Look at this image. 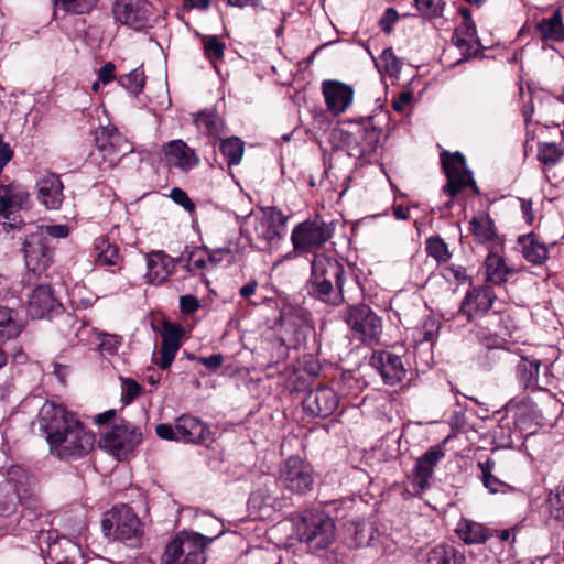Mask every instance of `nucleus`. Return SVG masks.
<instances>
[{"mask_svg":"<svg viewBox=\"0 0 564 564\" xmlns=\"http://www.w3.org/2000/svg\"><path fill=\"white\" fill-rule=\"evenodd\" d=\"M188 268L194 269H207L209 268L208 261L204 256H200L199 251L192 252L188 260Z\"/></svg>","mask_w":564,"mask_h":564,"instance_id":"nucleus-63","label":"nucleus"},{"mask_svg":"<svg viewBox=\"0 0 564 564\" xmlns=\"http://www.w3.org/2000/svg\"><path fill=\"white\" fill-rule=\"evenodd\" d=\"M426 251L438 263H445L452 257L447 243L438 236L426 239Z\"/></svg>","mask_w":564,"mask_h":564,"instance_id":"nucleus-41","label":"nucleus"},{"mask_svg":"<svg viewBox=\"0 0 564 564\" xmlns=\"http://www.w3.org/2000/svg\"><path fill=\"white\" fill-rule=\"evenodd\" d=\"M336 392L328 387H319L311 390L303 400V409L306 413L317 417H328L338 406Z\"/></svg>","mask_w":564,"mask_h":564,"instance_id":"nucleus-22","label":"nucleus"},{"mask_svg":"<svg viewBox=\"0 0 564 564\" xmlns=\"http://www.w3.org/2000/svg\"><path fill=\"white\" fill-rule=\"evenodd\" d=\"M120 344H121V338L119 336L106 334L101 338V341L99 344V349L102 352L112 355L117 351Z\"/></svg>","mask_w":564,"mask_h":564,"instance_id":"nucleus-53","label":"nucleus"},{"mask_svg":"<svg viewBox=\"0 0 564 564\" xmlns=\"http://www.w3.org/2000/svg\"><path fill=\"white\" fill-rule=\"evenodd\" d=\"M25 264L36 274L44 272L53 262V250L41 232H31L22 243Z\"/></svg>","mask_w":564,"mask_h":564,"instance_id":"nucleus-16","label":"nucleus"},{"mask_svg":"<svg viewBox=\"0 0 564 564\" xmlns=\"http://www.w3.org/2000/svg\"><path fill=\"white\" fill-rule=\"evenodd\" d=\"M486 280L494 284H501L507 281V276L512 273L505 260L496 252H489L485 260Z\"/></svg>","mask_w":564,"mask_h":564,"instance_id":"nucleus-34","label":"nucleus"},{"mask_svg":"<svg viewBox=\"0 0 564 564\" xmlns=\"http://www.w3.org/2000/svg\"><path fill=\"white\" fill-rule=\"evenodd\" d=\"M96 261L102 265H117L120 262L119 249L108 239L99 237L95 240Z\"/></svg>","mask_w":564,"mask_h":564,"instance_id":"nucleus-36","label":"nucleus"},{"mask_svg":"<svg viewBox=\"0 0 564 564\" xmlns=\"http://www.w3.org/2000/svg\"><path fill=\"white\" fill-rule=\"evenodd\" d=\"M234 251H236V246L232 243L216 250L206 251L209 267H216L223 260L224 254H231Z\"/></svg>","mask_w":564,"mask_h":564,"instance_id":"nucleus-52","label":"nucleus"},{"mask_svg":"<svg viewBox=\"0 0 564 564\" xmlns=\"http://www.w3.org/2000/svg\"><path fill=\"white\" fill-rule=\"evenodd\" d=\"M101 528L107 536L131 544L138 542L142 534L141 522L127 505L113 507L104 514Z\"/></svg>","mask_w":564,"mask_h":564,"instance_id":"nucleus-8","label":"nucleus"},{"mask_svg":"<svg viewBox=\"0 0 564 564\" xmlns=\"http://www.w3.org/2000/svg\"><path fill=\"white\" fill-rule=\"evenodd\" d=\"M171 198L187 212H193L195 208V204L189 198L187 193L178 187H175L171 191Z\"/></svg>","mask_w":564,"mask_h":564,"instance_id":"nucleus-51","label":"nucleus"},{"mask_svg":"<svg viewBox=\"0 0 564 564\" xmlns=\"http://www.w3.org/2000/svg\"><path fill=\"white\" fill-rule=\"evenodd\" d=\"M495 460L487 458L485 462H478L477 466L481 470V480L484 486L489 489L490 492H498L505 485L496 476L492 475L495 468Z\"/></svg>","mask_w":564,"mask_h":564,"instance_id":"nucleus-40","label":"nucleus"},{"mask_svg":"<svg viewBox=\"0 0 564 564\" xmlns=\"http://www.w3.org/2000/svg\"><path fill=\"white\" fill-rule=\"evenodd\" d=\"M496 294L491 286L473 288L467 292L460 305V312L469 321L484 316L492 306Z\"/></svg>","mask_w":564,"mask_h":564,"instance_id":"nucleus-24","label":"nucleus"},{"mask_svg":"<svg viewBox=\"0 0 564 564\" xmlns=\"http://www.w3.org/2000/svg\"><path fill=\"white\" fill-rule=\"evenodd\" d=\"M113 14L120 23L140 30L149 23L152 6L145 0H116Z\"/></svg>","mask_w":564,"mask_h":564,"instance_id":"nucleus-18","label":"nucleus"},{"mask_svg":"<svg viewBox=\"0 0 564 564\" xmlns=\"http://www.w3.org/2000/svg\"><path fill=\"white\" fill-rule=\"evenodd\" d=\"M279 481L294 494H305L313 487V470L310 464L299 456H290L280 468Z\"/></svg>","mask_w":564,"mask_h":564,"instance_id":"nucleus-14","label":"nucleus"},{"mask_svg":"<svg viewBox=\"0 0 564 564\" xmlns=\"http://www.w3.org/2000/svg\"><path fill=\"white\" fill-rule=\"evenodd\" d=\"M37 199L47 209H58L64 200L63 183L59 176L48 173L36 183Z\"/></svg>","mask_w":564,"mask_h":564,"instance_id":"nucleus-29","label":"nucleus"},{"mask_svg":"<svg viewBox=\"0 0 564 564\" xmlns=\"http://www.w3.org/2000/svg\"><path fill=\"white\" fill-rule=\"evenodd\" d=\"M161 152L170 169L187 173L199 164V156L181 139L171 140L162 145Z\"/></svg>","mask_w":564,"mask_h":564,"instance_id":"nucleus-19","label":"nucleus"},{"mask_svg":"<svg viewBox=\"0 0 564 564\" xmlns=\"http://www.w3.org/2000/svg\"><path fill=\"white\" fill-rule=\"evenodd\" d=\"M176 352L175 349L161 346L160 357L155 360V364L162 369H167L172 365Z\"/></svg>","mask_w":564,"mask_h":564,"instance_id":"nucleus-56","label":"nucleus"},{"mask_svg":"<svg viewBox=\"0 0 564 564\" xmlns=\"http://www.w3.org/2000/svg\"><path fill=\"white\" fill-rule=\"evenodd\" d=\"M441 163L446 175L447 182L443 186V193L451 198L470 189L474 195H480V191L473 178V173L467 169L465 156L459 153H441Z\"/></svg>","mask_w":564,"mask_h":564,"instance_id":"nucleus-7","label":"nucleus"},{"mask_svg":"<svg viewBox=\"0 0 564 564\" xmlns=\"http://www.w3.org/2000/svg\"><path fill=\"white\" fill-rule=\"evenodd\" d=\"M200 307L199 301L193 295H183L180 299V308L183 314H193Z\"/></svg>","mask_w":564,"mask_h":564,"instance_id":"nucleus-55","label":"nucleus"},{"mask_svg":"<svg viewBox=\"0 0 564 564\" xmlns=\"http://www.w3.org/2000/svg\"><path fill=\"white\" fill-rule=\"evenodd\" d=\"M178 442L202 444L210 438V430L200 419L184 414L176 419Z\"/></svg>","mask_w":564,"mask_h":564,"instance_id":"nucleus-27","label":"nucleus"},{"mask_svg":"<svg viewBox=\"0 0 564 564\" xmlns=\"http://www.w3.org/2000/svg\"><path fill=\"white\" fill-rule=\"evenodd\" d=\"M443 457L444 452L440 446H433L416 460L410 477L414 494L419 495L429 488L434 468Z\"/></svg>","mask_w":564,"mask_h":564,"instance_id":"nucleus-20","label":"nucleus"},{"mask_svg":"<svg viewBox=\"0 0 564 564\" xmlns=\"http://www.w3.org/2000/svg\"><path fill=\"white\" fill-rule=\"evenodd\" d=\"M344 319L354 336L364 343L378 340L381 334V318L366 304L349 305Z\"/></svg>","mask_w":564,"mask_h":564,"instance_id":"nucleus-11","label":"nucleus"},{"mask_svg":"<svg viewBox=\"0 0 564 564\" xmlns=\"http://www.w3.org/2000/svg\"><path fill=\"white\" fill-rule=\"evenodd\" d=\"M116 66L113 63H106L98 72V79L104 84L111 83L115 79Z\"/></svg>","mask_w":564,"mask_h":564,"instance_id":"nucleus-61","label":"nucleus"},{"mask_svg":"<svg viewBox=\"0 0 564 564\" xmlns=\"http://www.w3.org/2000/svg\"><path fill=\"white\" fill-rule=\"evenodd\" d=\"M516 376L520 384L525 389L546 390L553 381L550 362H541V360L521 356L516 364Z\"/></svg>","mask_w":564,"mask_h":564,"instance_id":"nucleus-15","label":"nucleus"},{"mask_svg":"<svg viewBox=\"0 0 564 564\" xmlns=\"http://www.w3.org/2000/svg\"><path fill=\"white\" fill-rule=\"evenodd\" d=\"M562 155V150L553 142L539 144L538 159L547 167L554 166Z\"/></svg>","mask_w":564,"mask_h":564,"instance_id":"nucleus-43","label":"nucleus"},{"mask_svg":"<svg viewBox=\"0 0 564 564\" xmlns=\"http://www.w3.org/2000/svg\"><path fill=\"white\" fill-rule=\"evenodd\" d=\"M518 245L523 258L533 264H542L549 258L547 247L534 234L520 236Z\"/></svg>","mask_w":564,"mask_h":564,"instance_id":"nucleus-32","label":"nucleus"},{"mask_svg":"<svg viewBox=\"0 0 564 564\" xmlns=\"http://www.w3.org/2000/svg\"><path fill=\"white\" fill-rule=\"evenodd\" d=\"M212 541L196 532H182L167 544L161 564H204Z\"/></svg>","mask_w":564,"mask_h":564,"instance_id":"nucleus-3","label":"nucleus"},{"mask_svg":"<svg viewBox=\"0 0 564 564\" xmlns=\"http://www.w3.org/2000/svg\"><path fill=\"white\" fill-rule=\"evenodd\" d=\"M308 292L316 299L333 306L357 301L362 295L358 278L335 259L315 254Z\"/></svg>","mask_w":564,"mask_h":564,"instance_id":"nucleus-2","label":"nucleus"},{"mask_svg":"<svg viewBox=\"0 0 564 564\" xmlns=\"http://www.w3.org/2000/svg\"><path fill=\"white\" fill-rule=\"evenodd\" d=\"M37 417L40 429L46 434L50 452L57 458L78 459L93 449L95 435L65 406L45 402Z\"/></svg>","mask_w":564,"mask_h":564,"instance_id":"nucleus-1","label":"nucleus"},{"mask_svg":"<svg viewBox=\"0 0 564 564\" xmlns=\"http://www.w3.org/2000/svg\"><path fill=\"white\" fill-rule=\"evenodd\" d=\"M468 36H464V35H460V33H457L454 31L453 33V36H452V43L460 48L462 51H464V54H466L467 56H465L464 59H468L469 56H470V48H471V45L469 44L468 42Z\"/></svg>","mask_w":564,"mask_h":564,"instance_id":"nucleus-58","label":"nucleus"},{"mask_svg":"<svg viewBox=\"0 0 564 564\" xmlns=\"http://www.w3.org/2000/svg\"><path fill=\"white\" fill-rule=\"evenodd\" d=\"M469 230L478 243L492 248L500 239L495 221L488 214L475 216L469 221Z\"/></svg>","mask_w":564,"mask_h":564,"instance_id":"nucleus-31","label":"nucleus"},{"mask_svg":"<svg viewBox=\"0 0 564 564\" xmlns=\"http://www.w3.org/2000/svg\"><path fill=\"white\" fill-rule=\"evenodd\" d=\"M177 260L162 250H154L147 254L145 280L150 284L165 282L174 272Z\"/></svg>","mask_w":564,"mask_h":564,"instance_id":"nucleus-26","label":"nucleus"},{"mask_svg":"<svg viewBox=\"0 0 564 564\" xmlns=\"http://www.w3.org/2000/svg\"><path fill=\"white\" fill-rule=\"evenodd\" d=\"M29 192L18 183L0 185V223L6 232L24 226L20 212L29 208Z\"/></svg>","mask_w":564,"mask_h":564,"instance_id":"nucleus-9","label":"nucleus"},{"mask_svg":"<svg viewBox=\"0 0 564 564\" xmlns=\"http://www.w3.org/2000/svg\"><path fill=\"white\" fill-rule=\"evenodd\" d=\"M275 478L269 474H263L256 489L249 498V520H262L270 517L275 498L272 488L275 487Z\"/></svg>","mask_w":564,"mask_h":564,"instance_id":"nucleus-17","label":"nucleus"},{"mask_svg":"<svg viewBox=\"0 0 564 564\" xmlns=\"http://www.w3.org/2000/svg\"><path fill=\"white\" fill-rule=\"evenodd\" d=\"M176 432H177L176 422L174 423V425L162 423V424L156 425V427H155L156 435L162 440L178 442V437H177L178 433H176Z\"/></svg>","mask_w":564,"mask_h":564,"instance_id":"nucleus-54","label":"nucleus"},{"mask_svg":"<svg viewBox=\"0 0 564 564\" xmlns=\"http://www.w3.org/2000/svg\"><path fill=\"white\" fill-rule=\"evenodd\" d=\"M197 360L208 369L216 370L223 364V356L220 354H214L208 357H199Z\"/></svg>","mask_w":564,"mask_h":564,"instance_id":"nucleus-62","label":"nucleus"},{"mask_svg":"<svg viewBox=\"0 0 564 564\" xmlns=\"http://www.w3.org/2000/svg\"><path fill=\"white\" fill-rule=\"evenodd\" d=\"M538 29L544 39L560 41L564 37V25L561 11L556 10L550 19H543Z\"/></svg>","mask_w":564,"mask_h":564,"instance_id":"nucleus-38","label":"nucleus"},{"mask_svg":"<svg viewBox=\"0 0 564 564\" xmlns=\"http://www.w3.org/2000/svg\"><path fill=\"white\" fill-rule=\"evenodd\" d=\"M121 401L124 404H130L141 394L142 387L134 379L131 378H121Z\"/></svg>","mask_w":564,"mask_h":564,"instance_id":"nucleus-47","label":"nucleus"},{"mask_svg":"<svg viewBox=\"0 0 564 564\" xmlns=\"http://www.w3.org/2000/svg\"><path fill=\"white\" fill-rule=\"evenodd\" d=\"M414 3L420 14L429 20L442 17L445 9L444 0H414Z\"/></svg>","mask_w":564,"mask_h":564,"instance_id":"nucleus-42","label":"nucleus"},{"mask_svg":"<svg viewBox=\"0 0 564 564\" xmlns=\"http://www.w3.org/2000/svg\"><path fill=\"white\" fill-rule=\"evenodd\" d=\"M204 48L208 58H221L225 45L217 37L212 36L204 42Z\"/></svg>","mask_w":564,"mask_h":564,"instance_id":"nucleus-50","label":"nucleus"},{"mask_svg":"<svg viewBox=\"0 0 564 564\" xmlns=\"http://www.w3.org/2000/svg\"><path fill=\"white\" fill-rule=\"evenodd\" d=\"M140 440L141 433L130 422L121 420L101 436L99 445L112 456L120 458L131 452Z\"/></svg>","mask_w":564,"mask_h":564,"instance_id":"nucleus-13","label":"nucleus"},{"mask_svg":"<svg viewBox=\"0 0 564 564\" xmlns=\"http://www.w3.org/2000/svg\"><path fill=\"white\" fill-rule=\"evenodd\" d=\"M37 544L41 555L44 558L56 561V564H69V562L62 557L63 545H70V541L65 536H61L55 530L40 531L37 535Z\"/></svg>","mask_w":564,"mask_h":564,"instance_id":"nucleus-30","label":"nucleus"},{"mask_svg":"<svg viewBox=\"0 0 564 564\" xmlns=\"http://www.w3.org/2000/svg\"><path fill=\"white\" fill-rule=\"evenodd\" d=\"M36 232H41L44 239L48 242V237L63 239L68 237L69 227L64 224L41 226L36 229Z\"/></svg>","mask_w":564,"mask_h":564,"instance_id":"nucleus-48","label":"nucleus"},{"mask_svg":"<svg viewBox=\"0 0 564 564\" xmlns=\"http://www.w3.org/2000/svg\"><path fill=\"white\" fill-rule=\"evenodd\" d=\"M98 152L107 162V167L115 166L121 158L132 152L131 144L117 131L102 130L96 138Z\"/></svg>","mask_w":564,"mask_h":564,"instance_id":"nucleus-21","label":"nucleus"},{"mask_svg":"<svg viewBox=\"0 0 564 564\" xmlns=\"http://www.w3.org/2000/svg\"><path fill=\"white\" fill-rule=\"evenodd\" d=\"M61 310V304L53 295L50 285H37L30 295L28 313L32 318H50Z\"/></svg>","mask_w":564,"mask_h":564,"instance_id":"nucleus-25","label":"nucleus"},{"mask_svg":"<svg viewBox=\"0 0 564 564\" xmlns=\"http://www.w3.org/2000/svg\"><path fill=\"white\" fill-rule=\"evenodd\" d=\"M183 336V329L181 327L164 324L161 333L162 344L161 346L178 350L181 347V338Z\"/></svg>","mask_w":564,"mask_h":564,"instance_id":"nucleus-45","label":"nucleus"},{"mask_svg":"<svg viewBox=\"0 0 564 564\" xmlns=\"http://www.w3.org/2000/svg\"><path fill=\"white\" fill-rule=\"evenodd\" d=\"M455 532L466 544L469 545L484 544L492 535L490 530L484 524L468 519H462L458 522Z\"/></svg>","mask_w":564,"mask_h":564,"instance_id":"nucleus-33","label":"nucleus"},{"mask_svg":"<svg viewBox=\"0 0 564 564\" xmlns=\"http://www.w3.org/2000/svg\"><path fill=\"white\" fill-rule=\"evenodd\" d=\"M333 226L321 217L307 219L294 227L291 234V241L296 252H315L333 236Z\"/></svg>","mask_w":564,"mask_h":564,"instance_id":"nucleus-10","label":"nucleus"},{"mask_svg":"<svg viewBox=\"0 0 564 564\" xmlns=\"http://www.w3.org/2000/svg\"><path fill=\"white\" fill-rule=\"evenodd\" d=\"M382 61L386 63L388 72H398L400 68V61L394 55L391 48H386L381 55Z\"/></svg>","mask_w":564,"mask_h":564,"instance_id":"nucleus-57","label":"nucleus"},{"mask_svg":"<svg viewBox=\"0 0 564 564\" xmlns=\"http://www.w3.org/2000/svg\"><path fill=\"white\" fill-rule=\"evenodd\" d=\"M400 15L394 8H388L379 20V26L386 34H391Z\"/></svg>","mask_w":564,"mask_h":564,"instance_id":"nucleus-49","label":"nucleus"},{"mask_svg":"<svg viewBox=\"0 0 564 564\" xmlns=\"http://www.w3.org/2000/svg\"><path fill=\"white\" fill-rule=\"evenodd\" d=\"M455 32L460 33V35L474 37L477 35V29L474 22H462L456 29Z\"/></svg>","mask_w":564,"mask_h":564,"instance_id":"nucleus-64","label":"nucleus"},{"mask_svg":"<svg viewBox=\"0 0 564 564\" xmlns=\"http://www.w3.org/2000/svg\"><path fill=\"white\" fill-rule=\"evenodd\" d=\"M297 539L311 551L327 549L335 540V522L323 511H307L297 525Z\"/></svg>","mask_w":564,"mask_h":564,"instance_id":"nucleus-4","label":"nucleus"},{"mask_svg":"<svg viewBox=\"0 0 564 564\" xmlns=\"http://www.w3.org/2000/svg\"><path fill=\"white\" fill-rule=\"evenodd\" d=\"M194 123L199 130L213 137L219 135L224 128V121L219 115L208 109L197 113Z\"/></svg>","mask_w":564,"mask_h":564,"instance_id":"nucleus-35","label":"nucleus"},{"mask_svg":"<svg viewBox=\"0 0 564 564\" xmlns=\"http://www.w3.org/2000/svg\"><path fill=\"white\" fill-rule=\"evenodd\" d=\"M97 2L98 0H54L56 7L73 14L88 13Z\"/></svg>","mask_w":564,"mask_h":564,"instance_id":"nucleus-44","label":"nucleus"},{"mask_svg":"<svg viewBox=\"0 0 564 564\" xmlns=\"http://www.w3.org/2000/svg\"><path fill=\"white\" fill-rule=\"evenodd\" d=\"M366 529L367 528H366L365 524H357L356 525V528H355V541H356V545L357 546L367 545L369 543V541L372 539V530H371V528L368 529L369 533H368L367 536L365 535Z\"/></svg>","mask_w":564,"mask_h":564,"instance_id":"nucleus-59","label":"nucleus"},{"mask_svg":"<svg viewBox=\"0 0 564 564\" xmlns=\"http://www.w3.org/2000/svg\"><path fill=\"white\" fill-rule=\"evenodd\" d=\"M322 91L327 110L334 116L345 112L352 102V87L339 80H324L322 83Z\"/></svg>","mask_w":564,"mask_h":564,"instance_id":"nucleus-23","label":"nucleus"},{"mask_svg":"<svg viewBox=\"0 0 564 564\" xmlns=\"http://www.w3.org/2000/svg\"><path fill=\"white\" fill-rule=\"evenodd\" d=\"M250 217H253V235L249 236V242L259 250H267L275 243L288 221V216L275 207H258L249 213Z\"/></svg>","mask_w":564,"mask_h":564,"instance_id":"nucleus-5","label":"nucleus"},{"mask_svg":"<svg viewBox=\"0 0 564 564\" xmlns=\"http://www.w3.org/2000/svg\"><path fill=\"white\" fill-rule=\"evenodd\" d=\"M253 305V310L250 311L249 310V316H253V317H259L261 314H264L267 315L268 313H272L274 314V302L271 301V300H268L265 302H263V304L261 306H258V305ZM251 306V302L249 301V307Z\"/></svg>","mask_w":564,"mask_h":564,"instance_id":"nucleus-60","label":"nucleus"},{"mask_svg":"<svg viewBox=\"0 0 564 564\" xmlns=\"http://www.w3.org/2000/svg\"><path fill=\"white\" fill-rule=\"evenodd\" d=\"M21 333V325L14 317V312L0 306V341L15 338Z\"/></svg>","mask_w":564,"mask_h":564,"instance_id":"nucleus-37","label":"nucleus"},{"mask_svg":"<svg viewBox=\"0 0 564 564\" xmlns=\"http://www.w3.org/2000/svg\"><path fill=\"white\" fill-rule=\"evenodd\" d=\"M335 135L350 156L368 160L377 150L381 130L368 121L341 128Z\"/></svg>","mask_w":564,"mask_h":564,"instance_id":"nucleus-6","label":"nucleus"},{"mask_svg":"<svg viewBox=\"0 0 564 564\" xmlns=\"http://www.w3.org/2000/svg\"><path fill=\"white\" fill-rule=\"evenodd\" d=\"M144 82V74L139 68L131 70L119 79L120 85L134 95H138L142 90Z\"/></svg>","mask_w":564,"mask_h":564,"instance_id":"nucleus-46","label":"nucleus"},{"mask_svg":"<svg viewBox=\"0 0 564 564\" xmlns=\"http://www.w3.org/2000/svg\"><path fill=\"white\" fill-rule=\"evenodd\" d=\"M219 150L226 158L229 166H231L240 163L245 151V143L238 137H230L220 141Z\"/></svg>","mask_w":564,"mask_h":564,"instance_id":"nucleus-39","label":"nucleus"},{"mask_svg":"<svg viewBox=\"0 0 564 564\" xmlns=\"http://www.w3.org/2000/svg\"><path fill=\"white\" fill-rule=\"evenodd\" d=\"M371 364L380 372L387 384L394 386L405 377V369L401 358L388 351L373 355Z\"/></svg>","mask_w":564,"mask_h":564,"instance_id":"nucleus-28","label":"nucleus"},{"mask_svg":"<svg viewBox=\"0 0 564 564\" xmlns=\"http://www.w3.org/2000/svg\"><path fill=\"white\" fill-rule=\"evenodd\" d=\"M312 326L302 310L290 308L280 315V340L286 348L299 349L304 346Z\"/></svg>","mask_w":564,"mask_h":564,"instance_id":"nucleus-12","label":"nucleus"}]
</instances>
